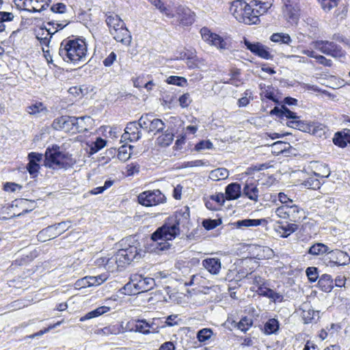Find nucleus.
<instances>
[{
  "instance_id": "5701e85b",
  "label": "nucleus",
  "mask_w": 350,
  "mask_h": 350,
  "mask_svg": "<svg viewBox=\"0 0 350 350\" xmlns=\"http://www.w3.org/2000/svg\"><path fill=\"white\" fill-rule=\"evenodd\" d=\"M270 114L272 116H276L280 118L283 117H286L288 119L299 118L296 113L291 111L285 105H282L281 107H275L271 110Z\"/></svg>"
},
{
  "instance_id": "603ef678",
  "label": "nucleus",
  "mask_w": 350,
  "mask_h": 350,
  "mask_svg": "<svg viewBox=\"0 0 350 350\" xmlns=\"http://www.w3.org/2000/svg\"><path fill=\"white\" fill-rule=\"evenodd\" d=\"M88 282L90 286H98L103 283L106 280L107 277L105 275H99L97 276H88Z\"/></svg>"
},
{
  "instance_id": "f3484780",
  "label": "nucleus",
  "mask_w": 350,
  "mask_h": 350,
  "mask_svg": "<svg viewBox=\"0 0 350 350\" xmlns=\"http://www.w3.org/2000/svg\"><path fill=\"white\" fill-rule=\"evenodd\" d=\"M243 196L248 199L258 202L259 196V189L256 181L247 180L243 189Z\"/></svg>"
},
{
  "instance_id": "393cba45",
  "label": "nucleus",
  "mask_w": 350,
  "mask_h": 350,
  "mask_svg": "<svg viewBox=\"0 0 350 350\" xmlns=\"http://www.w3.org/2000/svg\"><path fill=\"white\" fill-rule=\"evenodd\" d=\"M122 332L123 326L119 324L112 325L94 330V334L99 336H109L111 334L117 335Z\"/></svg>"
},
{
  "instance_id": "0eeeda50",
  "label": "nucleus",
  "mask_w": 350,
  "mask_h": 350,
  "mask_svg": "<svg viewBox=\"0 0 350 350\" xmlns=\"http://www.w3.org/2000/svg\"><path fill=\"white\" fill-rule=\"evenodd\" d=\"M70 223L68 221H62L42 229L37 235L38 240L45 242L59 236L70 228Z\"/></svg>"
},
{
  "instance_id": "473e14b6",
  "label": "nucleus",
  "mask_w": 350,
  "mask_h": 350,
  "mask_svg": "<svg viewBox=\"0 0 350 350\" xmlns=\"http://www.w3.org/2000/svg\"><path fill=\"white\" fill-rule=\"evenodd\" d=\"M109 310H110V308L108 306H103L98 307V308L88 312L84 316L81 317L80 318V321H85L88 319L98 317L109 312Z\"/></svg>"
},
{
  "instance_id": "7c9ffc66",
  "label": "nucleus",
  "mask_w": 350,
  "mask_h": 350,
  "mask_svg": "<svg viewBox=\"0 0 350 350\" xmlns=\"http://www.w3.org/2000/svg\"><path fill=\"white\" fill-rule=\"evenodd\" d=\"M270 40L280 44H285L288 46H291L293 42V40L289 34L282 32L273 33L270 36Z\"/></svg>"
},
{
  "instance_id": "c03bdc74",
  "label": "nucleus",
  "mask_w": 350,
  "mask_h": 350,
  "mask_svg": "<svg viewBox=\"0 0 350 350\" xmlns=\"http://www.w3.org/2000/svg\"><path fill=\"white\" fill-rule=\"evenodd\" d=\"M26 111L31 115H38L40 113L46 112V109L42 103H36L27 107Z\"/></svg>"
},
{
  "instance_id": "7ed1b4c3",
  "label": "nucleus",
  "mask_w": 350,
  "mask_h": 350,
  "mask_svg": "<svg viewBox=\"0 0 350 350\" xmlns=\"http://www.w3.org/2000/svg\"><path fill=\"white\" fill-rule=\"evenodd\" d=\"M87 52L85 40L72 36L62 41L58 53L64 61L75 64L85 61Z\"/></svg>"
},
{
  "instance_id": "680f3d73",
  "label": "nucleus",
  "mask_w": 350,
  "mask_h": 350,
  "mask_svg": "<svg viewBox=\"0 0 350 350\" xmlns=\"http://www.w3.org/2000/svg\"><path fill=\"white\" fill-rule=\"evenodd\" d=\"M40 31L41 33L38 32L36 35L37 39L40 40L41 44L48 46L51 38H50L49 36H46V33L43 29H41Z\"/></svg>"
},
{
  "instance_id": "bf43d9fd",
  "label": "nucleus",
  "mask_w": 350,
  "mask_h": 350,
  "mask_svg": "<svg viewBox=\"0 0 350 350\" xmlns=\"http://www.w3.org/2000/svg\"><path fill=\"white\" fill-rule=\"evenodd\" d=\"M275 213L278 217L288 219V204L282 205L278 207L275 209Z\"/></svg>"
},
{
  "instance_id": "b1692460",
  "label": "nucleus",
  "mask_w": 350,
  "mask_h": 350,
  "mask_svg": "<svg viewBox=\"0 0 350 350\" xmlns=\"http://www.w3.org/2000/svg\"><path fill=\"white\" fill-rule=\"evenodd\" d=\"M154 319H152V322H149L146 319H137V323H135V332L143 334H148L150 332H154L155 330V329L153 328L154 324Z\"/></svg>"
},
{
  "instance_id": "412c9836",
  "label": "nucleus",
  "mask_w": 350,
  "mask_h": 350,
  "mask_svg": "<svg viewBox=\"0 0 350 350\" xmlns=\"http://www.w3.org/2000/svg\"><path fill=\"white\" fill-rule=\"evenodd\" d=\"M293 4H288L283 7V13L284 16L288 19L291 23H296L299 16V3H296L295 1Z\"/></svg>"
},
{
  "instance_id": "6e6d98bb",
  "label": "nucleus",
  "mask_w": 350,
  "mask_h": 350,
  "mask_svg": "<svg viewBox=\"0 0 350 350\" xmlns=\"http://www.w3.org/2000/svg\"><path fill=\"white\" fill-rule=\"evenodd\" d=\"M154 6H156L162 13L166 16L171 14V10L167 8L160 0H149Z\"/></svg>"
},
{
  "instance_id": "4468645a",
  "label": "nucleus",
  "mask_w": 350,
  "mask_h": 350,
  "mask_svg": "<svg viewBox=\"0 0 350 350\" xmlns=\"http://www.w3.org/2000/svg\"><path fill=\"white\" fill-rule=\"evenodd\" d=\"M133 283L135 288L138 290L139 293L146 292L153 288L155 285L154 279L149 277H144L141 274H133Z\"/></svg>"
},
{
  "instance_id": "8fccbe9b",
  "label": "nucleus",
  "mask_w": 350,
  "mask_h": 350,
  "mask_svg": "<svg viewBox=\"0 0 350 350\" xmlns=\"http://www.w3.org/2000/svg\"><path fill=\"white\" fill-rule=\"evenodd\" d=\"M322 9L325 12L330 11L338 4V0H318Z\"/></svg>"
},
{
  "instance_id": "cd10ccee",
  "label": "nucleus",
  "mask_w": 350,
  "mask_h": 350,
  "mask_svg": "<svg viewBox=\"0 0 350 350\" xmlns=\"http://www.w3.org/2000/svg\"><path fill=\"white\" fill-rule=\"evenodd\" d=\"M319 288L326 293L330 292L334 288V281L332 276L328 274H323L318 281Z\"/></svg>"
},
{
  "instance_id": "de8ad7c7",
  "label": "nucleus",
  "mask_w": 350,
  "mask_h": 350,
  "mask_svg": "<svg viewBox=\"0 0 350 350\" xmlns=\"http://www.w3.org/2000/svg\"><path fill=\"white\" fill-rule=\"evenodd\" d=\"M123 293L126 295H136L139 293L138 290L135 288L134 283H133V275H131L130 281L126 284L122 289Z\"/></svg>"
},
{
  "instance_id": "0e129e2a",
  "label": "nucleus",
  "mask_w": 350,
  "mask_h": 350,
  "mask_svg": "<svg viewBox=\"0 0 350 350\" xmlns=\"http://www.w3.org/2000/svg\"><path fill=\"white\" fill-rule=\"evenodd\" d=\"M22 186L15 183L7 182L3 185V189L8 192H15L17 190H21Z\"/></svg>"
},
{
  "instance_id": "1a4fd4ad",
  "label": "nucleus",
  "mask_w": 350,
  "mask_h": 350,
  "mask_svg": "<svg viewBox=\"0 0 350 350\" xmlns=\"http://www.w3.org/2000/svg\"><path fill=\"white\" fill-rule=\"evenodd\" d=\"M314 47L321 53L334 58L345 56V51L333 41L317 40L313 42Z\"/></svg>"
},
{
  "instance_id": "20e7f679",
  "label": "nucleus",
  "mask_w": 350,
  "mask_h": 350,
  "mask_svg": "<svg viewBox=\"0 0 350 350\" xmlns=\"http://www.w3.org/2000/svg\"><path fill=\"white\" fill-rule=\"evenodd\" d=\"M44 165L53 170L67 169L75 162L72 155L62 152L57 145L48 147L45 151Z\"/></svg>"
},
{
  "instance_id": "9b49d317",
  "label": "nucleus",
  "mask_w": 350,
  "mask_h": 350,
  "mask_svg": "<svg viewBox=\"0 0 350 350\" xmlns=\"http://www.w3.org/2000/svg\"><path fill=\"white\" fill-rule=\"evenodd\" d=\"M166 16L172 19V23L183 26L191 25L194 21L191 10L180 6L177 8L174 13L171 11V14Z\"/></svg>"
},
{
  "instance_id": "5fc2aeb1",
  "label": "nucleus",
  "mask_w": 350,
  "mask_h": 350,
  "mask_svg": "<svg viewBox=\"0 0 350 350\" xmlns=\"http://www.w3.org/2000/svg\"><path fill=\"white\" fill-rule=\"evenodd\" d=\"M154 6H156L162 13L166 16L171 14V10L167 8L160 0H149Z\"/></svg>"
},
{
  "instance_id": "e2e57ef3",
  "label": "nucleus",
  "mask_w": 350,
  "mask_h": 350,
  "mask_svg": "<svg viewBox=\"0 0 350 350\" xmlns=\"http://www.w3.org/2000/svg\"><path fill=\"white\" fill-rule=\"evenodd\" d=\"M320 182L314 178H309L304 181V185L309 189H317L320 188Z\"/></svg>"
},
{
  "instance_id": "dca6fc26",
  "label": "nucleus",
  "mask_w": 350,
  "mask_h": 350,
  "mask_svg": "<svg viewBox=\"0 0 350 350\" xmlns=\"http://www.w3.org/2000/svg\"><path fill=\"white\" fill-rule=\"evenodd\" d=\"M247 6V3L244 0H235L231 3L230 11L234 16V18L240 23H250L251 20L244 18L242 12Z\"/></svg>"
},
{
  "instance_id": "aec40b11",
  "label": "nucleus",
  "mask_w": 350,
  "mask_h": 350,
  "mask_svg": "<svg viewBox=\"0 0 350 350\" xmlns=\"http://www.w3.org/2000/svg\"><path fill=\"white\" fill-rule=\"evenodd\" d=\"M111 34L113 38L117 41L122 42L125 45H129L131 41V36L129 31L126 29L125 24L123 27H119L118 29L111 31Z\"/></svg>"
},
{
  "instance_id": "2eb2a0df",
  "label": "nucleus",
  "mask_w": 350,
  "mask_h": 350,
  "mask_svg": "<svg viewBox=\"0 0 350 350\" xmlns=\"http://www.w3.org/2000/svg\"><path fill=\"white\" fill-rule=\"evenodd\" d=\"M139 120L137 121L130 122L127 124L122 138L129 139L131 142L138 141L142 137V131L139 130Z\"/></svg>"
},
{
  "instance_id": "ddd939ff",
  "label": "nucleus",
  "mask_w": 350,
  "mask_h": 350,
  "mask_svg": "<svg viewBox=\"0 0 350 350\" xmlns=\"http://www.w3.org/2000/svg\"><path fill=\"white\" fill-rule=\"evenodd\" d=\"M200 33L202 39L208 44L219 49L227 48L226 42L220 36L212 33L207 27H202L200 29Z\"/></svg>"
},
{
  "instance_id": "09e8293b",
  "label": "nucleus",
  "mask_w": 350,
  "mask_h": 350,
  "mask_svg": "<svg viewBox=\"0 0 350 350\" xmlns=\"http://www.w3.org/2000/svg\"><path fill=\"white\" fill-rule=\"evenodd\" d=\"M245 277L248 280H252V284L256 285L257 288L260 286H263L264 283L267 282V280H265L264 278H261L260 275L254 274L252 272L247 273Z\"/></svg>"
},
{
  "instance_id": "f257e3e1",
  "label": "nucleus",
  "mask_w": 350,
  "mask_h": 350,
  "mask_svg": "<svg viewBox=\"0 0 350 350\" xmlns=\"http://www.w3.org/2000/svg\"><path fill=\"white\" fill-rule=\"evenodd\" d=\"M189 221L188 208L176 211L174 215L168 217L163 226L158 228L151 235L152 250L155 252L168 250L170 244L167 241L174 239L180 234V227L187 228Z\"/></svg>"
},
{
  "instance_id": "bb28decb",
  "label": "nucleus",
  "mask_w": 350,
  "mask_h": 350,
  "mask_svg": "<svg viewBox=\"0 0 350 350\" xmlns=\"http://www.w3.org/2000/svg\"><path fill=\"white\" fill-rule=\"evenodd\" d=\"M105 21L110 29V33H111V31H114V29H118L119 27H123L124 25V21L114 13L109 12L106 14Z\"/></svg>"
},
{
  "instance_id": "a19ab883",
  "label": "nucleus",
  "mask_w": 350,
  "mask_h": 350,
  "mask_svg": "<svg viewBox=\"0 0 350 350\" xmlns=\"http://www.w3.org/2000/svg\"><path fill=\"white\" fill-rule=\"evenodd\" d=\"M14 15L12 12L0 11V33L5 31V23L12 21Z\"/></svg>"
},
{
  "instance_id": "4d7b16f0",
  "label": "nucleus",
  "mask_w": 350,
  "mask_h": 350,
  "mask_svg": "<svg viewBox=\"0 0 350 350\" xmlns=\"http://www.w3.org/2000/svg\"><path fill=\"white\" fill-rule=\"evenodd\" d=\"M289 146V144L281 141L276 142L272 144V148L275 152L283 153Z\"/></svg>"
},
{
  "instance_id": "79ce46f5",
  "label": "nucleus",
  "mask_w": 350,
  "mask_h": 350,
  "mask_svg": "<svg viewBox=\"0 0 350 350\" xmlns=\"http://www.w3.org/2000/svg\"><path fill=\"white\" fill-rule=\"evenodd\" d=\"M166 82L168 84L175 85L180 87H185L187 85V81L185 77L178 76H170L167 78Z\"/></svg>"
},
{
  "instance_id": "a211bd4d",
  "label": "nucleus",
  "mask_w": 350,
  "mask_h": 350,
  "mask_svg": "<svg viewBox=\"0 0 350 350\" xmlns=\"http://www.w3.org/2000/svg\"><path fill=\"white\" fill-rule=\"evenodd\" d=\"M256 292L257 293L258 295L269 298L273 301H281L283 299V296L280 293L275 292L273 290L271 289L269 287V284L267 281L265 283H264L263 286H259L256 290Z\"/></svg>"
},
{
  "instance_id": "37998d69",
  "label": "nucleus",
  "mask_w": 350,
  "mask_h": 350,
  "mask_svg": "<svg viewBox=\"0 0 350 350\" xmlns=\"http://www.w3.org/2000/svg\"><path fill=\"white\" fill-rule=\"evenodd\" d=\"M253 325V320L252 318L244 317L241 318L237 324V328L243 332H246Z\"/></svg>"
},
{
  "instance_id": "49530a36",
  "label": "nucleus",
  "mask_w": 350,
  "mask_h": 350,
  "mask_svg": "<svg viewBox=\"0 0 350 350\" xmlns=\"http://www.w3.org/2000/svg\"><path fill=\"white\" fill-rule=\"evenodd\" d=\"M222 221L221 219H206L202 221V226L207 230H213L221 224Z\"/></svg>"
},
{
  "instance_id": "338daca9",
  "label": "nucleus",
  "mask_w": 350,
  "mask_h": 350,
  "mask_svg": "<svg viewBox=\"0 0 350 350\" xmlns=\"http://www.w3.org/2000/svg\"><path fill=\"white\" fill-rule=\"evenodd\" d=\"M105 145H106V141L101 137H98L96 139V140L93 144L91 149L94 152H98L100 150H101L103 148H104L105 146Z\"/></svg>"
},
{
  "instance_id": "f03ea898",
  "label": "nucleus",
  "mask_w": 350,
  "mask_h": 350,
  "mask_svg": "<svg viewBox=\"0 0 350 350\" xmlns=\"http://www.w3.org/2000/svg\"><path fill=\"white\" fill-rule=\"evenodd\" d=\"M125 246L118 250L111 257L102 258V263L111 272L129 265L134 259L139 258L141 249L139 243L130 238L124 241Z\"/></svg>"
},
{
  "instance_id": "4be33fe9",
  "label": "nucleus",
  "mask_w": 350,
  "mask_h": 350,
  "mask_svg": "<svg viewBox=\"0 0 350 350\" xmlns=\"http://www.w3.org/2000/svg\"><path fill=\"white\" fill-rule=\"evenodd\" d=\"M241 196V187L238 183H232L228 185L225 189L226 199L228 200H234L238 199Z\"/></svg>"
},
{
  "instance_id": "a18cd8bd",
  "label": "nucleus",
  "mask_w": 350,
  "mask_h": 350,
  "mask_svg": "<svg viewBox=\"0 0 350 350\" xmlns=\"http://www.w3.org/2000/svg\"><path fill=\"white\" fill-rule=\"evenodd\" d=\"M213 331L210 328H203L200 329L197 333L198 340L202 342H206L213 336Z\"/></svg>"
},
{
  "instance_id": "69168bd1",
  "label": "nucleus",
  "mask_w": 350,
  "mask_h": 350,
  "mask_svg": "<svg viewBox=\"0 0 350 350\" xmlns=\"http://www.w3.org/2000/svg\"><path fill=\"white\" fill-rule=\"evenodd\" d=\"M260 95L262 96H265L266 98L272 100L273 102L275 103H278V99L276 98L274 92L271 91V87L268 86L267 89L265 90V91H262V92L260 94Z\"/></svg>"
},
{
  "instance_id": "6e6552de",
  "label": "nucleus",
  "mask_w": 350,
  "mask_h": 350,
  "mask_svg": "<svg viewBox=\"0 0 350 350\" xmlns=\"http://www.w3.org/2000/svg\"><path fill=\"white\" fill-rule=\"evenodd\" d=\"M323 262L326 266L334 267L335 266H345L350 263V256L349 254L340 250L329 249L328 252L324 256Z\"/></svg>"
},
{
  "instance_id": "2f4dec72",
  "label": "nucleus",
  "mask_w": 350,
  "mask_h": 350,
  "mask_svg": "<svg viewBox=\"0 0 350 350\" xmlns=\"http://www.w3.org/2000/svg\"><path fill=\"white\" fill-rule=\"evenodd\" d=\"M273 0H257L254 3V9L258 15H262L266 13L272 6Z\"/></svg>"
},
{
  "instance_id": "39448f33",
  "label": "nucleus",
  "mask_w": 350,
  "mask_h": 350,
  "mask_svg": "<svg viewBox=\"0 0 350 350\" xmlns=\"http://www.w3.org/2000/svg\"><path fill=\"white\" fill-rule=\"evenodd\" d=\"M55 130H64L66 132L81 133L83 129L81 120H77V117L63 116L55 118L52 124Z\"/></svg>"
},
{
  "instance_id": "13d9d810",
  "label": "nucleus",
  "mask_w": 350,
  "mask_h": 350,
  "mask_svg": "<svg viewBox=\"0 0 350 350\" xmlns=\"http://www.w3.org/2000/svg\"><path fill=\"white\" fill-rule=\"evenodd\" d=\"M40 169L39 163L29 161L27 165V170L32 177H36Z\"/></svg>"
},
{
  "instance_id": "774afa93",
  "label": "nucleus",
  "mask_w": 350,
  "mask_h": 350,
  "mask_svg": "<svg viewBox=\"0 0 350 350\" xmlns=\"http://www.w3.org/2000/svg\"><path fill=\"white\" fill-rule=\"evenodd\" d=\"M180 321V319L178 318L177 314H171L166 317L165 323L167 326H174L178 325V322Z\"/></svg>"
},
{
  "instance_id": "3c124183",
  "label": "nucleus",
  "mask_w": 350,
  "mask_h": 350,
  "mask_svg": "<svg viewBox=\"0 0 350 350\" xmlns=\"http://www.w3.org/2000/svg\"><path fill=\"white\" fill-rule=\"evenodd\" d=\"M306 274L310 282H314L319 278L318 269L315 267H309L306 270Z\"/></svg>"
},
{
  "instance_id": "e433bc0d",
  "label": "nucleus",
  "mask_w": 350,
  "mask_h": 350,
  "mask_svg": "<svg viewBox=\"0 0 350 350\" xmlns=\"http://www.w3.org/2000/svg\"><path fill=\"white\" fill-rule=\"evenodd\" d=\"M280 327L278 321L274 318L269 319L264 325V332L267 335L275 334Z\"/></svg>"
},
{
  "instance_id": "a878e982",
  "label": "nucleus",
  "mask_w": 350,
  "mask_h": 350,
  "mask_svg": "<svg viewBox=\"0 0 350 350\" xmlns=\"http://www.w3.org/2000/svg\"><path fill=\"white\" fill-rule=\"evenodd\" d=\"M265 219H244L238 220L232 224V225L237 228H243L252 226H258L265 222Z\"/></svg>"
},
{
  "instance_id": "f8f14e48",
  "label": "nucleus",
  "mask_w": 350,
  "mask_h": 350,
  "mask_svg": "<svg viewBox=\"0 0 350 350\" xmlns=\"http://www.w3.org/2000/svg\"><path fill=\"white\" fill-rule=\"evenodd\" d=\"M244 44L246 49L255 55L265 59H272L273 55L269 52V48L260 42H251L246 38L244 39Z\"/></svg>"
},
{
  "instance_id": "6ab92c4d",
  "label": "nucleus",
  "mask_w": 350,
  "mask_h": 350,
  "mask_svg": "<svg viewBox=\"0 0 350 350\" xmlns=\"http://www.w3.org/2000/svg\"><path fill=\"white\" fill-rule=\"evenodd\" d=\"M202 267L212 275H218L221 268V260L218 258H207L202 260Z\"/></svg>"
},
{
  "instance_id": "c85d7f7f",
  "label": "nucleus",
  "mask_w": 350,
  "mask_h": 350,
  "mask_svg": "<svg viewBox=\"0 0 350 350\" xmlns=\"http://www.w3.org/2000/svg\"><path fill=\"white\" fill-rule=\"evenodd\" d=\"M333 142L339 147L345 148L350 144V132H337L333 138Z\"/></svg>"
},
{
  "instance_id": "58836bf2",
  "label": "nucleus",
  "mask_w": 350,
  "mask_h": 350,
  "mask_svg": "<svg viewBox=\"0 0 350 350\" xmlns=\"http://www.w3.org/2000/svg\"><path fill=\"white\" fill-rule=\"evenodd\" d=\"M174 139V134L172 132L167 130L163 134L157 138V143L162 147H167L170 146Z\"/></svg>"
},
{
  "instance_id": "72a5a7b5",
  "label": "nucleus",
  "mask_w": 350,
  "mask_h": 350,
  "mask_svg": "<svg viewBox=\"0 0 350 350\" xmlns=\"http://www.w3.org/2000/svg\"><path fill=\"white\" fill-rule=\"evenodd\" d=\"M288 219L291 221L297 222L301 218L300 213H302V209L299 208L298 206L294 204H288Z\"/></svg>"
},
{
  "instance_id": "c9c22d12",
  "label": "nucleus",
  "mask_w": 350,
  "mask_h": 350,
  "mask_svg": "<svg viewBox=\"0 0 350 350\" xmlns=\"http://www.w3.org/2000/svg\"><path fill=\"white\" fill-rule=\"evenodd\" d=\"M228 176V170L224 167H219L215 170H213L211 171L209 174V178L214 181L224 180L227 178Z\"/></svg>"
},
{
  "instance_id": "f704fd0d",
  "label": "nucleus",
  "mask_w": 350,
  "mask_h": 350,
  "mask_svg": "<svg viewBox=\"0 0 350 350\" xmlns=\"http://www.w3.org/2000/svg\"><path fill=\"white\" fill-rule=\"evenodd\" d=\"M329 247L322 243H316L310 246L308 249V254L312 256H319L327 254Z\"/></svg>"
},
{
  "instance_id": "9d476101",
  "label": "nucleus",
  "mask_w": 350,
  "mask_h": 350,
  "mask_svg": "<svg viewBox=\"0 0 350 350\" xmlns=\"http://www.w3.org/2000/svg\"><path fill=\"white\" fill-rule=\"evenodd\" d=\"M138 202L145 206H152L165 202V196L159 189L149 190L138 196Z\"/></svg>"
},
{
  "instance_id": "052dcab7",
  "label": "nucleus",
  "mask_w": 350,
  "mask_h": 350,
  "mask_svg": "<svg viewBox=\"0 0 350 350\" xmlns=\"http://www.w3.org/2000/svg\"><path fill=\"white\" fill-rule=\"evenodd\" d=\"M213 145L209 140H202L199 142L195 146V150L200 151L206 149H211Z\"/></svg>"
},
{
  "instance_id": "864d4df0",
  "label": "nucleus",
  "mask_w": 350,
  "mask_h": 350,
  "mask_svg": "<svg viewBox=\"0 0 350 350\" xmlns=\"http://www.w3.org/2000/svg\"><path fill=\"white\" fill-rule=\"evenodd\" d=\"M50 10L53 15L56 14H64L67 10V8L63 3H57L51 6Z\"/></svg>"
},
{
  "instance_id": "ea45409f",
  "label": "nucleus",
  "mask_w": 350,
  "mask_h": 350,
  "mask_svg": "<svg viewBox=\"0 0 350 350\" xmlns=\"http://www.w3.org/2000/svg\"><path fill=\"white\" fill-rule=\"evenodd\" d=\"M69 23L70 21L67 19L61 21L56 19L54 16H51V20L47 23V25L52 26L54 32H57L58 30L64 29Z\"/></svg>"
},
{
  "instance_id": "423d86ee",
  "label": "nucleus",
  "mask_w": 350,
  "mask_h": 350,
  "mask_svg": "<svg viewBox=\"0 0 350 350\" xmlns=\"http://www.w3.org/2000/svg\"><path fill=\"white\" fill-rule=\"evenodd\" d=\"M139 127L144 131L150 133H160L165 127L164 122L155 117L152 113H144L139 119Z\"/></svg>"
},
{
  "instance_id": "c756f323",
  "label": "nucleus",
  "mask_w": 350,
  "mask_h": 350,
  "mask_svg": "<svg viewBox=\"0 0 350 350\" xmlns=\"http://www.w3.org/2000/svg\"><path fill=\"white\" fill-rule=\"evenodd\" d=\"M241 15L244 18L251 20L250 23H244L245 24H257L260 21L258 15L256 13L254 8H252L248 3L247 8L243 10Z\"/></svg>"
},
{
  "instance_id": "4c0bfd02",
  "label": "nucleus",
  "mask_w": 350,
  "mask_h": 350,
  "mask_svg": "<svg viewBox=\"0 0 350 350\" xmlns=\"http://www.w3.org/2000/svg\"><path fill=\"white\" fill-rule=\"evenodd\" d=\"M298 226L295 224H287L285 226L280 225L276 230L281 234V237L284 238L288 237L290 234L295 232Z\"/></svg>"
}]
</instances>
